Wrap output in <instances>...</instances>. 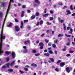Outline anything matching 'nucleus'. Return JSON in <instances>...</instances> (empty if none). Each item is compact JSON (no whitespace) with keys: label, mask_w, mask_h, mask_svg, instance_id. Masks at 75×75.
<instances>
[{"label":"nucleus","mask_w":75,"mask_h":75,"mask_svg":"<svg viewBox=\"0 0 75 75\" xmlns=\"http://www.w3.org/2000/svg\"><path fill=\"white\" fill-rule=\"evenodd\" d=\"M3 29H2L1 32V42L0 43V55L1 54H2L3 52V51L1 50V47H2L3 45L2 44L3 40H4L6 38V36H3ZM1 61V59H0V61Z\"/></svg>","instance_id":"nucleus-1"},{"label":"nucleus","mask_w":75,"mask_h":75,"mask_svg":"<svg viewBox=\"0 0 75 75\" xmlns=\"http://www.w3.org/2000/svg\"><path fill=\"white\" fill-rule=\"evenodd\" d=\"M12 57L13 58L16 57V53L14 52H12Z\"/></svg>","instance_id":"nucleus-2"},{"label":"nucleus","mask_w":75,"mask_h":75,"mask_svg":"<svg viewBox=\"0 0 75 75\" xmlns=\"http://www.w3.org/2000/svg\"><path fill=\"white\" fill-rule=\"evenodd\" d=\"M24 13H25L24 11H22L21 15V17H24Z\"/></svg>","instance_id":"nucleus-3"},{"label":"nucleus","mask_w":75,"mask_h":75,"mask_svg":"<svg viewBox=\"0 0 75 75\" xmlns=\"http://www.w3.org/2000/svg\"><path fill=\"white\" fill-rule=\"evenodd\" d=\"M28 43H30V41L29 40H28L26 41H25L24 42V44H28Z\"/></svg>","instance_id":"nucleus-4"},{"label":"nucleus","mask_w":75,"mask_h":75,"mask_svg":"<svg viewBox=\"0 0 75 75\" xmlns=\"http://www.w3.org/2000/svg\"><path fill=\"white\" fill-rule=\"evenodd\" d=\"M66 71H67L68 73H69L70 72V70H69V67H67L66 69Z\"/></svg>","instance_id":"nucleus-5"},{"label":"nucleus","mask_w":75,"mask_h":75,"mask_svg":"<svg viewBox=\"0 0 75 75\" xmlns=\"http://www.w3.org/2000/svg\"><path fill=\"white\" fill-rule=\"evenodd\" d=\"M31 67H37V65L36 64H35L34 63H33L31 64Z\"/></svg>","instance_id":"nucleus-6"},{"label":"nucleus","mask_w":75,"mask_h":75,"mask_svg":"<svg viewBox=\"0 0 75 75\" xmlns=\"http://www.w3.org/2000/svg\"><path fill=\"white\" fill-rule=\"evenodd\" d=\"M66 11L67 13V15H68V14H71V12H70V11L69 10H67Z\"/></svg>","instance_id":"nucleus-7"},{"label":"nucleus","mask_w":75,"mask_h":75,"mask_svg":"<svg viewBox=\"0 0 75 75\" xmlns=\"http://www.w3.org/2000/svg\"><path fill=\"white\" fill-rule=\"evenodd\" d=\"M21 26H20L21 28H23V25H24V23H23V21L21 22Z\"/></svg>","instance_id":"nucleus-8"},{"label":"nucleus","mask_w":75,"mask_h":75,"mask_svg":"<svg viewBox=\"0 0 75 75\" xmlns=\"http://www.w3.org/2000/svg\"><path fill=\"white\" fill-rule=\"evenodd\" d=\"M65 65V63L62 62L60 63V67H64V66Z\"/></svg>","instance_id":"nucleus-9"},{"label":"nucleus","mask_w":75,"mask_h":75,"mask_svg":"<svg viewBox=\"0 0 75 75\" xmlns=\"http://www.w3.org/2000/svg\"><path fill=\"white\" fill-rule=\"evenodd\" d=\"M15 62H16V60L13 61L10 64V66H13V65H14V64L15 63Z\"/></svg>","instance_id":"nucleus-10"},{"label":"nucleus","mask_w":75,"mask_h":75,"mask_svg":"<svg viewBox=\"0 0 75 75\" xmlns=\"http://www.w3.org/2000/svg\"><path fill=\"white\" fill-rule=\"evenodd\" d=\"M23 53H27L28 52V50L27 49H25L23 51Z\"/></svg>","instance_id":"nucleus-11"},{"label":"nucleus","mask_w":75,"mask_h":75,"mask_svg":"<svg viewBox=\"0 0 75 75\" xmlns=\"http://www.w3.org/2000/svg\"><path fill=\"white\" fill-rule=\"evenodd\" d=\"M35 18V15L32 16L31 17V18L33 20V19H34Z\"/></svg>","instance_id":"nucleus-12"},{"label":"nucleus","mask_w":75,"mask_h":75,"mask_svg":"<svg viewBox=\"0 0 75 75\" xmlns=\"http://www.w3.org/2000/svg\"><path fill=\"white\" fill-rule=\"evenodd\" d=\"M5 54H7V55H9V54H11V52L8 51H6L5 52Z\"/></svg>","instance_id":"nucleus-13"},{"label":"nucleus","mask_w":75,"mask_h":75,"mask_svg":"<svg viewBox=\"0 0 75 75\" xmlns=\"http://www.w3.org/2000/svg\"><path fill=\"white\" fill-rule=\"evenodd\" d=\"M44 55L46 56L47 57H49L50 56V54L49 53H45L44 54Z\"/></svg>","instance_id":"nucleus-14"},{"label":"nucleus","mask_w":75,"mask_h":75,"mask_svg":"<svg viewBox=\"0 0 75 75\" xmlns=\"http://www.w3.org/2000/svg\"><path fill=\"white\" fill-rule=\"evenodd\" d=\"M49 14L48 13H47L46 14H45L43 15L44 17H47V16H48Z\"/></svg>","instance_id":"nucleus-15"},{"label":"nucleus","mask_w":75,"mask_h":75,"mask_svg":"<svg viewBox=\"0 0 75 75\" xmlns=\"http://www.w3.org/2000/svg\"><path fill=\"white\" fill-rule=\"evenodd\" d=\"M13 25V24L12 23H10L9 25H8V27H11Z\"/></svg>","instance_id":"nucleus-16"},{"label":"nucleus","mask_w":75,"mask_h":75,"mask_svg":"<svg viewBox=\"0 0 75 75\" xmlns=\"http://www.w3.org/2000/svg\"><path fill=\"white\" fill-rule=\"evenodd\" d=\"M52 62H54V59L52 58H50L49 59Z\"/></svg>","instance_id":"nucleus-17"},{"label":"nucleus","mask_w":75,"mask_h":75,"mask_svg":"<svg viewBox=\"0 0 75 75\" xmlns=\"http://www.w3.org/2000/svg\"><path fill=\"white\" fill-rule=\"evenodd\" d=\"M40 46H44V44L42 42H40L39 43Z\"/></svg>","instance_id":"nucleus-18"},{"label":"nucleus","mask_w":75,"mask_h":75,"mask_svg":"<svg viewBox=\"0 0 75 75\" xmlns=\"http://www.w3.org/2000/svg\"><path fill=\"white\" fill-rule=\"evenodd\" d=\"M35 3H37L38 4H40V1H39L38 0H35Z\"/></svg>","instance_id":"nucleus-19"},{"label":"nucleus","mask_w":75,"mask_h":75,"mask_svg":"<svg viewBox=\"0 0 75 75\" xmlns=\"http://www.w3.org/2000/svg\"><path fill=\"white\" fill-rule=\"evenodd\" d=\"M64 35L63 34H60L58 35V37H63Z\"/></svg>","instance_id":"nucleus-20"},{"label":"nucleus","mask_w":75,"mask_h":75,"mask_svg":"<svg viewBox=\"0 0 75 75\" xmlns=\"http://www.w3.org/2000/svg\"><path fill=\"white\" fill-rule=\"evenodd\" d=\"M52 46L53 48H56V45L54 44H53L52 45Z\"/></svg>","instance_id":"nucleus-21"},{"label":"nucleus","mask_w":75,"mask_h":75,"mask_svg":"<svg viewBox=\"0 0 75 75\" xmlns=\"http://www.w3.org/2000/svg\"><path fill=\"white\" fill-rule=\"evenodd\" d=\"M49 53L50 54H53V52L51 50H50L49 51Z\"/></svg>","instance_id":"nucleus-22"},{"label":"nucleus","mask_w":75,"mask_h":75,"mask_svg":"<svg viewBox=\"0 0 75 75\" xmlns=\"http://www.w3.org/2000/svg\"><path fill=\"white\" fill-rule=\"evenodd\" d=\"M52 44V42H50L48 43V46H51V45Z\"/></svg>","instance_id":"nucleus-23"},{"label":"nucleus","mask_w":75,"mask_h":75,"mask_svg":"<svg viewBox=\"0 0 75 75\" xmlns=\"http://www.w3.org/2000/svg\"><path fill=\"white\" fill-rule=\"evenodd\" d=\"M70 8L71 10L72 11L73 10V8L72 5H71L70 6Z\"/></svg>","instance_id":"nucleus-24"},{"label":"nucleus","mask_w":75,"mask_h":75,"mask_svg":"<svg viewBox=\"0 0 75 75\" xmlns=\"http://www.w3.org/2000/svg\"><path fill=\"white\" fill-rule=\"evenodd\" d=\"M49 20H50V21H51L52 20H54V18L52 17H50Z\"/></svg>","instance_id":"nucleus-25"},{"label":"nucleus","mask_w":75,"mask_h":75,"mask_svg":"<svg viewBox=\"0 0 75 75\" xmlns=\"http://www.w3.org/2000/svg\"><path fill=\"white\" fill-rule=\"evenodd\" d=\"M32 52H33V53H34V54H35L37 52V51L35 50H32Z\"/></svg>","instance_id":"nucleus-26"},{"label":"nucleus","mask_w":75,"mask_h":75,"mask_svg":"<svg viewBox=\"0 0 75 75\" xmlns=\"http://www.w3.org/2000/svg\"><path fill=\"white\" fill-rule=\"evenodd\" d=\"M8 71H9V72H13V69H8Z\"/></svg>","instance_id":"nucleus-27"},{"label":"nucleus","mask_w":75,"mask_h":75,"mask_svg":"<svg viewBox=\"0 0 75 75\" xmlns=\"http://www.w3.org/2000/svg\"><path fill=\"white\" fill-rule=\"evenodd\" d=\"M35 15L36 16H39V13H38V12H37L35 13Z\"/></svg>","instance_id":"nucleus-28"},{"label":"nucleus","mask_w":75,"mask_h":75,"mask_svg":"<svg viewBox=\"0 0 75 75\" xmlns=\"http://www.w3.org/2000/svg\"><path fill=\"white\" fill-rule=\"evenodd\" d=\"M6 65L7 68H9V65H10V64L7 63L6 64Z\"/></svg>","instance_id":"nucleus-29"},{"label":"nucleus","mask_w":75,"mask_h":75,"mask_svg":"<svg viewBox=\"0 0 75 75\" xmlns=\"http://www.w3.org/2000/svg\"><path fill=\"white\" fill-rule=\"evenodd\" d=\"M40 25H42L43 24V21L42 20H41L40 22Z\"/></svg>","instance_id":"nucleus-30"},{"label":"nucleus","mask_w":75,"mask_h":75,"mask_svg":"<svg viewBox=\"0 0 75 75\" xmlns=\"http://www.w3.org/2000/svg\"><path fill=\"white\" fill-rule=\"evenodd\" d=\"M34 7H38V5L37 4H34L33 6Z\"/></svg>","instance_id":"nucleus-31"},{"label":"nucleus","mask_w":75,"mask_h":75,"mask_svg":"<svg viewBox=\"0 0 75 75\" xmlns=\"http://www.w3.org/2000/svg\"><path fill=\"white\" fill-rule=\"evenodd\" d=\"M2 6L3 7H4L6 6V4L5 3H2Z\"/></svg>","instance_id":"nucleus-32"},{"label":"nucleus","mask_w":75,"mask_h":75,"mask_svg":"<svg viewBox=\"0 0 75 75\" xmlns=\"http://www.w3.org/2000/svg\"><path fill=\"white\" fill-rule=\"evenodd\" d=\"M14 20H15V22H16V23H18V20H17V19L15 18Z\"/></svg>","instance_id":"nucleus-33"},{"label":"nucleus","mask_w":75,"mask_h":75,"mask_svg":"<svg viewBox=\"0 0 75 75\" xmlns=\"http://www.w3.org/2000/svg\"><path fill=\"white\" fill-rule=\"evenodd\" d=\"M15 30L16 31H19V30H20L19 28H15Z\"/></svg>","instance_id":"nucleus-34"},{"label":"nucleus","mask_w":75,"mask_h":75,"mask_svg":"<svg viewBox=\"0 0 75 75\" xmlns=\"http://www.w3.org/2000/svg\"><path fill=\"white\" fill-rule=\"evenodd\" d=\"M40 55V53H38L35 54V56H36V57H38V56H39Z\"/></svg>","instance_id":"nucleus-35"},{"label":"nucleus","mask_w":75,"mask_h":75,"mask_svg":"<svg viewBox=\"0 0 75 75\" xmlns=\"http://www.w3.org/2000/svg\"><path fill=\"white\" fill-rule=\"evenodd\" d=\"M57 42H58V40L57 39H56L54 40V42L55 43H57Z\"/></svg>","instance_id":"nucleus-36"},{"label":"nucleus","mask_w":75,"mask_h":75,"mask_svg":"<svg viewBox=\"0 0 75 75\" xmlns=\"http://www.w3.org/2000/svg\"><path fill=\"white\" fill-rule=\"evenodd\" d=\"M28 21L27 20H24V23H27Z\"/></svg>","instance_id":"nucleus-37"},{"label":"nucleus","mask_w":75,"mask_h":75,"mask_svg":"<svg viewBox=\"0 0 75 75\" xmlns=\"http://www.w3.org/2000/svg\"><path fill=\"white\" fill-rule=\"evenodd\" d=\"M10 59V58H7L6 59V61L7 62H8V61H9V60Z\"/></svg>","instance_id":"nucleus-38"},{"label":"nucleus","mask_w":75,"mask_h":75,"mask_svg":"<svg viewBox=\"0 0 75 75\" xmlns=\"http://www.w3.org/2000/svg\"><path fill=\"white\" fill-rule=\"evenodd\" d=\"M24 70H25V71H28V68H24Z\"/></svg>","instance_id":"nucleus-39"},{"label":"nucleus","mask_w":75,"mask_h":75,"mask_svg":"<svg viewBox=\"0 0 75 75\" xmlns=\"http://www.w3.org/2000/svg\"><path fill=\"white\" fill-rule=\"evenodd\" d=\"M46 24L47 25H51V23H50V22H47Z\"/></svg>","instance_id":"nucleus-40"},{"label":"nucleus","mask_w":75,"mask_h":75,"mask_svg":"<svg viewBox=\"0 0 75 75\" xmlns=\"http://www.w3.org/2000/svg\"><path fill=\"white\" fill-rule=\"evenodd\" d=\"M45 42H46V43H48V42H49V40L46 39L45 40Z\"/></svg>","instance_id":"nucleus-41"},{"label":"nucleus","mask_w":75,"mask_h":75,"mask_svg":"<svg viewBox=\"0 0 75 75\" xmlns=\"http://www.w3.org/2000/svg\"><path fill=\"white\" fill-rule=\"evenodd\" d=\"M70 42L67 43V45L68 46L69 45H70Z\"/></svg>","instance_id":"nucleus-42"},{"label":"nucleus","mask_w":75,"mask_h":75,"mask_svg":"<svg viewBox=\"0 0 75 75\" xmlns=\"http://www.w3.org/2000/svg\"><path fill=\"white\" fill-rule=\"evenodd\" d=\"M3 14L2 13H0V18H1L2 17V16Z\"/></svg>","instance_id":"nucleus-43"},{"label":"nucleus","mask_w":75,"mask_h":75,"mask_svg":"<svg viewBox=\"0 0 75 75\" xmlns=\"http://www.w3.org/2000/svg\"><path fill=\"white\" fill-rule=\"evenodd\" d=\"M22 8H25L26 7L25 6L23 5L22 6Z\"/></svg>","instance_id":"nucleus-44"},{"label":"nucleus","mask_w":75,"mask_h":75,"mask_svg":"<svg viewBox=\"0 0 75 75\" xmlns=\"http://www.w3.org/2000/svg\"><path fill=\"white\" fill-rule=\"evenodd\" d=\"M15 28H19V27L18 26H16L15 27Z\"/></svg>","instance_id":"nucleus-45"},{"label":"nucleus","mask_w":75,"mask_h":75,"mask_svg":"<svg viewBox=\"0 0 75 75\" xmlns=\"http://www.w3.org/2000/svg\"><path fill=\"white\" fill-rule=\"evenodd\" d=\"M19 72H21V73L22 74L24 73V72H23V71H21V70H19Z\"/></svg>","instance_id":"nucleus-46"},{"label":"nucleus","mask_w":75,"mask_h":75,"mask_svg":"<svg viewBox=\"0 0 75 75\" xmlns=\"http://www.w3.org/2000/svg\"><path fill=\"white\" fill-rule=\"evenodd\" d=\"M55 71H57V72H58L59 71V70H58V68H56L55 69Z\"/></svg>","instance_id":"nucleus-47"},{"label":"nucleus","mask_w":75,"mask_h":75,"mask_svg":"<svg viewBox=\"0 0 75 75\" xmlns=\"http://www.w3.org/2000/svg\"><path fill=\"white\" fill-rule=\"evenodd\" d=\"M64 28H66V26L64 24H63Z\"/></svg>","instance_id":"nucleus-48"},{"label":"nucleus","mask_w":75,"mask_h":75,"mask_svg":"<svg viewBox=\"0 0 75 75\" xmlns=\"http://www.w3.org/2000/svg\"><path fill=\"white\" fill-rule=\"evenodd\" d=\"M47 8H45L44 10V13H46V12H47L46 11H47Z\"/></svg>","instance_id":"nucleus-49"},{"label":"nucleus","mask_w":75,"mask_h":75,"mask_svg":"<svg viewBox=\"0 0 75 75\" xmlns=\"http://www.w3.org/2000/svg\"><path fill=\"white\" fill-rule=\"evenodd\" d=\"M58 20L59 21H61V18H59V17H58Z\"/></svg>","instance_id":"nucleus-50"},{"label":"nucleus","mask_w":75,"mask_h":75,"mask_svg":"<svg viewBox=\"0 0 75 75\" xmlns=\"http://www.w3.org/2000/svg\"><path fill=\"white\" fill-rule=\"evenodd\" d=\"M39 24H40V22H38L36 24L37 26H38L39 25Z\"/></svg>","instance_id":"nucleus-51"},{"label":"nucleus","mask_w":75,"mask_h":75,"mask_svg":"<svg viewBox=\"0 0 75 75\" xmlns=\"http://www.w3.org/2000/svg\"><path fill=\"white\" fill-rule=\"evenodd\" d=\"M25 67L26 68H30V67L28 65H26L25 66Z\"/></svg>","instance_id":"nucleus-52"},{"label":"nucleus","mask_w":75,"mask_h":75,"mask_svg":"<svg viewBox=\"0 0 75 75\" xmlns=\"http://www.w3.org/2000/svg\"><path fill=\"white\" fill-rule=\"evenodd\" d=\"M50 13H51V14H53V11L52 10H51L50 11Z\"/></svg>","instance_id":"nucleus-53"},{"label":"nucleus","mask_w":75,"mask_h":75,"mask_svg":"<svg viewBox=\"0 0 75 75\" xmlns=\"http://www.w3.org/2000/svg\"><path fill=\"white\" fill-rule=\"evenodd\" d=\"M74 52L72 51H69V53H74Z\"/></svg>","instance_id":"nucleus-54"},{"label":"nucleus","mask_w":75,"mask_h":75,"mask_svg":"<svg viewBox=\"0 0 75 75\" xmlns=\"http://www.w3.org/2000/svg\"><path fill=\"white\" fill-rule=\"evenodd\" d=\"M67 8V6H64L63 8V9H65V8Z\"/></svg>","instance_id":"nucleus-55"},{"label":"nucleus","mask_w":75,"mask_h":75,"mask_svg":"<svg viewBox=\"0 0 75 75\" xmlns=\"http://www.w3.org/2000/svg\"><path fill=\"white\" fill-rule=\"evenodd\" d=\"M58 4V5H59L60 6H62V5L63 4H62V3H61V4Z\"/></svg>","instance_id":"nucleus-56"},{"label":"nucleus","mask_w":75,"mask_h":75,"mask_svg":"<svg viewBox=\"0 0 75 75\" xmlns=\"http://www.w3.org/2000/svg\"><path fill=\"white\" fill-rule=\"evenodd\" d=\"M2 68H4V69L6 68V67L5 66H2Z\"/></svg>","instance_id":"nucleus-57"},{"label":"nucleus","mask_w":75,"mask_h":75,"mask_svg":"<svg viewBox=\"0 0 75 75\" xmlns=\"http://www.w3.org/2000/svg\"><path fill=\"white\" fill-rule=\"evenodd\" d=\"M43 48H44V47L43 46H40V49H41V50H42V49Z\"/></svg>","instance_id":"nucleus-58"},{"label":"nucleus","mask_w":75,"mask_h":75,"mask_svg":"<svg viewBox=\"0 0 75 75\" xmlns=\"http://www.w3.org/2000/svg\"><path fill=\"white\" fill-rule=\"evenodd\" d=\"M61 62V60H59L57 62V64H59Z\"/></svg>","instance_id":"nucleus-59"},{"label":"nucleus","mask_w":75,"mask_h":75,"mask_svg":"<svg viewBox=\"0 0 75 75\" xmlns=\"http://www.w3.org/2000/svg\"><path fill=\"white\" fill-rule=\"evenodd\" d=\"M23 48H24V49H27V47H26V46H24L23 47Z\"/></svg>","instance_id":"nucleus-60"},{"label":"nucleus","mask_w":75,"mask_h":75,"mask_svg":"<svg viewBox=\"0 0 75 75\" xmlns=\"http://www.w3.org/2000/svg\"><path fill=\"white\" fill-rule=\"evenodd\" d=\"M60 21L61 23H62L63 22H64V21L63 20H61V21Z\"/></svg>","instance_id":"nucleus-61"},{"label":"nucleus","mask_w":75,"mask_h":75,"mask_svg":"<svg viewBox=\"0 0 75 75\" xmlns=\"http://www.w3.org/2000/svg\"><path fill=\"white\" fill-rule=\"evenodd\" d=\"M54 52L55 54H57V52L56 51H54Z\"/></svg>","instance_id":"nucleus-62"},{"label":"nucleus","mask_w":75,"mask_h":75,"mask_svg":"<svg viewBox=\"0 0 75 75\" xmlns=\"http://www.w3.org/2000/svg\"><path fill=\"white\" fill-rule=\"evenodd\" d=\"M27 11H28V13H31V11H30V10H27Z\"/></svg>","instance_id":"nucleus-63"},{"label":"nucleus","mask_w":75,"mask_h":75,"mask_svg":"<svg viewBox=\"0 0 75 75\" xmlns=\"http://www.w3.org/2000/svg\"><path fill=\"white\" fill-rule=\"evenodd\" d=\"M75 16V13H74L72 14V16Z\"/></svg>","instance_id":"nucleus-64"}]
</instances>
